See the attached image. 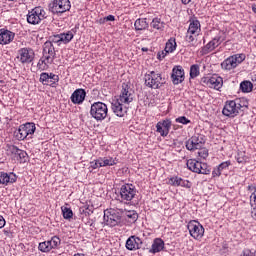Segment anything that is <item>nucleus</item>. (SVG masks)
I'll return each instance as SVG.
<instances>
[{
	"instance_id": "1",
	"label": "nucleus",
	"mask_w": 256,
	"mask_h": 256,
	"mask_svg": "<svg viewBox=\"0 0 256 256\" xmlns=\"http://www.w3.org/2000/svg\"><path fill=\"white\" fill-rule=\"evenodd\" d=\"M144 81L146 87H149L150 89H161V87L165 85V79L163 76L155 71L146 73L144 76Z\"/></svg>"
},
{
	"instance_id": "2",
	"label": "nucleus",
	"mask_w": 256,
	"mask_h": 256,
	"mask_svg": "<svg viewBox=\"0 0 256 256\" xmlns=\"http://www.w3.org/2000/svg\"><path fill=\"white\" fill-rule=\"evenodd\" d=\"M36 129L37 127H35V123L33 122H27L25 124H22L15 132L16 139H18V141H25V139H33V135L35 134Z\"/></svg>"
},
{
	"instance_id": "3",
	"label": "nucleus",
	"mask_w": 256,
	"mask_h": 256,
	"mask_svg": "<svg viewBox=\"0 0 256 256\" xmlns=\"http://www.w3.org/2000/svg\"><path fill=\"white\" fill-rule=\"evenodd\" d=\"M109 109L107 108V104L103 102H95L91 105L90 115L96 121H103L107 118V113Z\"/></svg>"
},
{
	"instance_id": "4",
	"label": "nucleus",
	"mask_w": 256,
	"mask_h": 256,
	"mask_svg": "<svg viewBox=\"0 0 256 256\" xmlns=\"http://www.w3.org/2000/svg\"><path fill=\"white\" fill-rule=\"evenodd\" d=\"M49 12L53 15H63L71 10V1L69 0H53L49 4Z\"/></svg>"
},
{
	"instance_id": "5",
	"label": "nucleus",
	"mask_w": 256,
	"mask_h": 256,
	"mask_svg": "<svg viewBox=\"0 0 256 256\" xmlns=\"http://www.w3.org/2000/svg\"><path fill=\"white\" fill-rule=\"evenodd\" d=\"M119 193L121 203H126V205H128L135 199L137 188H135V185L133 184H124L121 186Z\"/></svg>"
},
{
	"instance_id": "6",
	"label": "nucleus",
	"mask_w": 256,
	"mask_h": 256,
	"mask_svg": "<svg viewBox=\"0 0 256 256\" xmlns=\"http://www.w3.org/2000/svg\"><path fill=\"white\" fill-rule=\"evenodd\" d=\"M44 19H47V12L41 6L35 7L27 14V22L30 25H39Z\"/></svg>"
},
{
	"instance_id": "7",
	"label": "nucleus",
	"mask_w": 256,
	"mask_h": 256,
	"mask_svg": "<svg viewBox=\"0 0 256 256\" xmlns=\"http://www.w3.org/2000/svg\"><path fill=\"white\" fill-rule=\"evenodd\" d=\"M121 215L123 213L117 209H107L104 211V223L108 227H117L118 223H121Z\"/></svg>"
},
{
	"instance_id": "8",
	"label": "nucleus",
	"mask_w": 256,
	"mask_h": 256,
	"mask_svg": "<svg viewBox=\"0 0 256 256\" xmlns=\"http://www.w3.org/2000/svg\"><path fill=\"white\" fill-rule=\"evenodd\" d=\"M186 165L189 171H192L193 173H198L201 175H209V173H211V169L207 163H201L195 159H189Z\"/></svg>"
},
{
	"instance_id": "9",
	"label": "nucleus",
	"mask_w": 256,
	"mask_h": 256,
	"mask_svg": "<svg viewBox=\"0 0 256 256\" xmlns=\"http://www.w3.org/2000/svg\"><path fill=\"white\" fill-rule=\"evenodd\" d=\"M187 229L193 237V239H196L199 241V239H203V235H205V228H203V225L199 223V221L192 220L188 223Z\"/></svg>"
},
{
	"instance_id": "10",
	"label": "nucleus",
	"mask_w": 256,
	"mask_h": 256,
	"mask_svg": "<svg viewBox=\"0 0 256 256\" xmlns=\"http://www.w3.org/2000/svg\"><path fill=\"white\" fill-rule=\"evenodd\" d=\"M185 145L188 151L203 149V145H205V137L201 134H196L188 139Z\"/></svg>"
},
{
	"instance_id": "11",
	"label": "nucleus",
	"mask_w": 256,
	"mask_h": 256,
	"mask_svg": "<svg viewBox=\"0 0 256 256\" xmlns=\"http://www.w3.org/2000/svg\"><path fill=\"white\" fill-rule=\"evenodd\" d=\"M225 33H222V35H218L214 37L210 42H208L204 47L201 49L202 55H208V53H211V51H215L219 45L225 41Z\"/></svg>"
},
{
	"instance_id": "12",
	"label": "nucleus",
	"mask_w": 256,
	"mask_h": 256,
	"mask_svg": "<svg viewBox=\"0 0 256 256\" xmlns=\"http://www.w3.org/2000/svg\"><path fill=\"white\" fill-rule=\"evenodd\" d=\"M17 59L23 65H29L35 59V52L31 48H22L18 51Z\"/></svg>"
},
{
	"instance_id": "13",
	"label": "nucleus",
	"mask_w": 256,
	"mask_h": 256,
	"mask_svg": "<svg viewBox=\"0 0 256 256\" xmlns=\"http://www.w3.org/2000/svg\"><path fill=\"white\" fill-rule=\"evenodd\" d=\"M202 83H205L210 89H216L219 91L223 87V78L218 75H213L211 77L202 78Z\"/></svg>"
},
{
	"instance_id": "14",
	"label": "nucleus",
	"mask_w": 256,
	"mask_h": 256,
	"mask_svg": "<svg viewBox=\"0 0 256 256\" xmlns=\"http://www.w3.org/2000/svg\"><path fill=\"white\" fill-rule=\"evenodd\" d=\"M133 90L131 89V87L129 85H127L126 83L122 84V90H121V94L118 98V100L121 101V103H124V105H129V103H133Z\"/></svg>"
},
{
	"instance_id": "15",
	"label": "nucleus",
	"mask_w": 256,
	"mask_h": 256,
	"mask_svg": "<svg viewBox=\"0 0 256 256\" xmlns=\"http://www.w3.org/2000/svg\"><path fill=\"white\" fill-rule=\"evenodd\" d=\"M40 83L49 85L50 87H57V83H59V75L43 72L40 74Z\"/></svg>"
},
{
	"instance_id": "16",
	"label": "nucleus",
	"mask_w": 256,
	"mask_h": 256,
	"mask_svg": "<svg viewBox=\"0 0 256 256\" xmlns=\"http://www.w3.org/2000/svg\"><path fill=\"white\" fill-rule=\"evenodd\" d=\"M56 55L55 46L51 42H45L43 46V59H46L47 63L52 64L55 61Z\"/></svg>"
},
{
	"instance_id": "17",
	"label": "nucleus",
	"mask_w": 256,
	"mask_h": 256,
	"mask_svg": "<svg viewBox=\"0 0 256 256\" xmlns=\"http://www.w3.org/2000/svg\"><path fill=\"white\" fill-rule=\"evenodd\" d=\"M112 111L117 117H125L128 107L121 100L116 99L111 103Z\"/></svg>"
},
{
	"instance_id": "18",
	"label": "nucleus",
	"mask_w": 256,
	"mask_h": 256,
	"mask_svg": "<svg viewBox=\"0 0 256 256\" xmlns=\"http://www.w3.org/2000/svg\"><path fill=\"white\" fill-rule=\"evenodd\" d=\"M171 79L173 85H179L185 81V70H183L182 66H175L172 69Z\"/></svg>"
},
{
	"instance_id": "19",
	"label": "nucleus",
	"mask_w": 256,
	"mask_h": 256,
	"mask_svg": "<svg viewBox=\"0 0 256 256\" xmlns=\"http://www.w3.org/2000/svg\"><path fill=\"white\" fill-rule=\"evenodd\" d=\"M156 131L161 135V137H167L169 135V131H171V120L166 119L159 121L156 124Z\"/></svg>"
},
{
	"instance_id": "20",
	"label": "nucleus",
	"mask_w": 256,
	"mask_h": 256,
	"mask_svg": "<svg viewBox=\"0 0 256 256\" xmlns=\"http://www.w3.org/2000/svg\"><path fill=\"white\" fill-rule=\"evenodd\" d=\"M85 97H87V92L83 88L76 89L70 99L74 105H81L83 101H85Z\"/></svg>"
},
{
	"instance_id": "21",
	"label": "nucleus",
	"mask_w": 256,
	"mask_h": 256,
	"mask_svg": "<svg viewBox=\"0 0 256 256\" xmlns=\"http://www.w3.org/2000/svg\"><path fill=\"white\" fill-rule=\"evenodd\" d=\"M141 245H143V241L137 236H130L126 241L128 251H137V249H141Z\"/></svg>"
},
{
	"instance_id": "22",
	"label": "nucleus",
	"mask_w": 256,
	"mask_h": 256,
	"mask_svg": "<svg viewBox=\"0 0 256 256\" xmlns=\"http://www.w3.org/2000/svg\"><path fill=\"white\" fill-rule=\"evenodd\" d=\"M168 185H172V187H185L186 189H191V183L189 180H183L179 176L169 178Z\"/></svg>"
},
{
	"instance_id": "23",
	"label": "nucleus",
	"mask_w": 256,
	"mask_h": 256,
	"mask_svg": "<svg viewBox=\"0 0 256 256\" xmlns=\"http://www.w3.org/2000/svg\"><path fill=\"white\" fill-rule=\"evenodd\" d=\"M222 113H223V115H225V117H237V115H239L233 100L226 102V104L222 110Z\"/></svg>"
},
{
	"instance_id": "24",
	"label": "nucleus",
	"mask_w": 256,
	"mask_h": 256,
	"mask_svg": "<svg viewBox=\"0 0 256 256\" xmlns=\"http://www.w3.org/2000/svg\"><path fill=\"white\" fill-rule=\"evenodd\" d=\"M13 39H15V33L9 30L0 29V45H9Z\"/></svg>"
},
{
	"instance_id": "25",
	"label": "nucleus",
	"mask_w": 256,
	"mask_h": 256,
	"mask_svg": "<svg viewBox=\"0 0 256 256\" xmlns=\"http://www.w3.org/2000/svg\"><path fill=\"white\" fill-rule=\"evenodd\" d=\"M165 249V241L161 238H155L153 240L152 246L149 249V253H152V255H155L156 253H161Z\"/></svg>"
},
{
	"instance_id": "26",
	"label": "nucleus",
	"mask_w": 256,
	"mask_h": 256,
	"mask_svg": "<svg viewBox=\"0 0 256 256\" xmlns=\"http://www.w3.org/2000/svg\"><path fill=\"white\" fill-rule=\"evenodd\" d=\"M17 181V176L15 174H7L5 172H0V184L7 185V183H15Z\"/></svg>"
},
{
	"instance_id": "27",
	"label": "nucleus",
	"mask_w": 256,
	"mask_h": 256,
	"mask_svg": "<svg viewBox=\"0 0 256 256\" xmlns=\"http://www.w3.org/2000/svg\"><path fill=\"white\" fill-rule=\"evenodd\" d=\"M201 31V23L199 20H193L188 28V33L190 35H198V33Z\"/></svg>"
},
{
	"instance_id": "28",
	"label": "nucleus",
	"mask_w": 256,
	"mask_h": 256,
	"mask_svg": "<svg viewBox=\"0 0 256 256\" xmlns=\"http://www.w3.org/2000/svg\"><path fill=\"white\" fill-rule=\"evenodd\" d=\"M134 27L136 31H145L147 27H149V23H147V18H139L135 21Z\"/></svg>"
},
{
	"instance_id": "29",
	"label": "nucleus",
	"mask_w": 256,
	"mask_h": 256,
	"mask_svg": "<svg viewBox=\"0 0 256 256\" xmlns=\"http://www.w3.org/2000/svg\"><path fill=\"white\" fill-rule=\"evenodd\" d=\"M117 165V160L111 157L100 158V167H112Z\"/></svg>"
},
{
	"instance_id": "30",
	"label": "nucleus",
	"mask_w": 256,
	"mask_h": 256,
	"mask_svg": "<svg viewBox=\"0 0 256 256\" xmlns=\"http://www.w3.org/2000/svg\"><path fill=\"white\" fill-rule=\"evenodd\" d=\"M221 67H222V69H225L226 71H231V69H235V67H237V66H235V62L233 61V59L230 56L221 63Z\"/></svg>"
},
{
	"instance_id": "31",
	"label": "nucleus",
	"mask_w": 256,
	"mask_h": 256,
	"mask_svg": "<svg viewBox=\"0 0 256 256\" xmlns=\"http://www.w3.org/2000/svg\"><path fill=\"white\" fill-rule=\"evenodd\" d=\"M242 93H251L253 91V83L251 81H243L240 83Z\"/></svg>"
},
{
	"instance_id": "32",
	"label": "nucleus",
	"mask_w": 256,
	"mask_h": 256,
	"mask_svg": "<svg viewBox=\"0 0 256 256\" xmlns=\"http://www.w3.org/2000/svg\"><path fill=\"white\" fill-rule=\"evenodd\" d=\"M176 49H177V42H175V39L173 38L169 39L168 42L166 43L164 51H166V53H173V51H175Z\"/></svg>"
},
{
	"instance_id": "33",
	"label": "nucleus",
	"mask_w": 256,
	"mask_h": 256,
	"mask_svg": "<svg viewBox=\"0 0 256 256\" xmlns=\"http://www.w3.org/2000/svg\"><path fill=\"white\" fill-rule=\"evenodd\" d=\"M235 104L236 111L239 113V111H244V109H247V102L244 99H236L232 100Z\"/></svg>"
},
{
	"instance_id": "34",
	"label": "nucleus",
	"mask_w": 256,
	"mask_h": 256,
	"mask_svg": "<svg viewBox=\"0 0 256 256\" xmlns=\"http://www.w3.org/2000/svg\"><path fill=\"white\" fill-rule=\"evenodd\" d=\"M60 37H61L62 43L67 45V43H71V41L73 40V37H75V34H73L72 31H68L66 33H61Z\"/></svg>"
},
{
	"instance_id": "35",
	"label": "nucleus",
	"mask_w": 256,
	"mask_h": 256,
	"mask_svg": "<svg viewBox=\"0 0 256 256\" xmlns=\"http://www.w3.org/2000/svg\"><path fill=\"white\" fill-rule=\"evenodd\" d=\"M10 151L14 155H17L19 157V159H25V157H27V152H25L21 149H18L17 146H11Z\"/></svg>"
},
{
	"instance_id": "36",
	"label": "nucleus",
	"mask_w": 256,
	"mask_h": 256,
	"mask_svg": "<svg viewBox=\"0 0 256 256\" xmlns=\"http://www.w3.org/2000/svg\"><path fill=\"white\" fill-rule=\"evenodd\" d=\"M231 59H233L234 65L237 67L238 65H241V63L244 62V60L246 59L245 54H234L232 56H230Z\"/></svg>"
},
{
	"instance_id": "37",
	"label": "nucleus",
	"mask_w": 256,
	"mask_h": 256,
	"mask_svg": "<svg viewBox=\"0 0 256 256\" xmlns=\"http://www.w3.org/2000/svg\"><path fill=\"white\" fill-rule=\"evenodd\" d=\"M195 34H191V33H187L186 35V41H188V43H190L191 47H201V42H195V36H193Z\"/></svg>"
},
{
	"instance_id": "38",
	"label": "nucleus",
	"mask_w": 256,
	"mask_h": 256,
	"mask_svg": "<svg viewBox=\"0 0 256 256\" xmlns=\"http://www.w3.org/2000/svg\"><path fill=\"white\" fill-rule=\"evenodd\" d=\"M48 243L50 244V249H57L61 245V238L53 236L51 240H48Z\"/></svg>"
},
{
	"instance_id": "39",
	"label": "nucleus",
	"mask_w": 256,
	"mask_h": 256,
	"mask_svg": "<svg viewBox=\"0 0 256 256\" xmlns=\"http://www.w3.org/2000/svg\"><path fill=\"white\" fill-rule=\"evenodd\" d=\"M151 27H153V29H163V27H165V23L161 22L160 18H154L151 22Z\"/></svg>"
},
{
	"instance_id": "40",
	"label": "nucleus",
	"mask_w": 256,
	"mask_h": 256,
	"mask_svg": "<svg viewBox=\"0 0 256 256\" xmlns=\"http://www.w3.org/2000/svg\"><path fill=\"white\" fill-rule=\"evenodd\" d=\"M38 249L42 253H49V251H51V246L49 244V241H44L39 243Z\"/></svg>"
},
{
	"instance_id": "41",
	"label": "nucleus",
	"mask_w": 256,
	"mask_h": 256,
	"mask_svg": "<svg viewBox=\"0 0 256 256\" xmlns=\"http://www.w3.org/2000/svg\"><path fill=\"white\" fill-rule=\"evenodd\" d=\"M61 210L64 219H73V210L71 208L62 207Z\"/></svg>"
},
{
	"instance_id": "42",
	"label": "nucleus",
	"mask_w": 256,
	"mask_h": 256,
	"mask_svg": "<svg viewBox=\"0 0 256 256\" xmlns=\"http://www.w3.org/2000/svg\"><path fill=\"white\" fill-rule=\"evenodd\" d=\"M199 65L194 64L190 67V78L195 79V77H199Z\"/></svg>"
},
{
	"instance_id": "43",
	"label": "nucleus",
	"mask_w": 256,
	"mask_h": 256,
	"mask_svg": "<svg viewBox=\"0 0 256 256\" xmlns=\"http://www.w3.org/2000/svg\"><path fill=\"white\" fill-rule=\"evenodd\" d=\"M126 217L128 219H130V221H132V223H135V221H137V219L139 218V215L135 211H128L126 213Z\"/></svg>"
},
{
	"instance_id": "44",
	"label": "nucleus",
	"mask_w": 256,
	"mask_h": 256,
	"mask_svg": "<svg viewBox=\"0 0 256 256\" xmlns=\"http://www.w3.org/2000/svg\"><path fill=\"white\" fill-rule=\"evenodd\" d=\"M46 43H51L52 45L53 43H62L61 34L50 36L49 41H46Z\"/></svg>"
},
{
	"instance_id": "45",
	"label": "nucleus",
	"mask_w": 256,
	"mask_h": 256,
	"mask_svg": "<svg viewBox=\"0 0 256 256\" xmlns=\"http://www.w3.org/2000/svg\"><path fill=\"white\" fill-rule=\"evenodd\" d=\"M198 156L201 157V159H207L209 157V150H207V148L199 149Z\"/></svg>"
},
{
	"instance_id": "46",
	"label": "nucleus",
	"mask_w": 256,
	"mask_h": 256,
	"mask_svg": "<svg viewBox=\"0 0 256 256\" xmlns=\"http://www.w3.org/2000/svg\"><path fill=\"white\" fill-rule=\"evenodd\" d=\"M248 159L249 158L247 156H245V153H238L236 161H237V163L244 164V163H247Z\"/></svg>"
},
{
	"instance_id": "47",
	"label": "nucleus",
	"mask_w": 256,
	"mask_h": 256,
	"mask_svg": "<svg viewBox=\"0 0 256 256\" xmlns=\"http://www.w3.org/2000/svg\"><path fill=\"white\" fill-rule=\"evenodd\" d=\"M47 65H50L49 62L42 56L37 64L38 69H45Z\"/></svg>"
},
{
	"instance_id": "48",
	"label": "nucleus",
	"mask_w": 256,
	"mask_h": 256,
	"mask_svg": "<svg viewBox=\"0 0 256 256\" xmlns=\"http://www.w3.org/2000/svg\"><path fill=\"white\" fill-rule=\"evenodd\" d=\"M175 121H176V123H181L182 125H189V123H191V120H189L185 116H180V117L176 118Z\"/></svg>"
},
{
	"instance_id": "49",
	"label": "nucleus",
	"mask_w": 256,
	"mask_h": 256,
	"mask_svg": "<svg viewBox=\"0 0 256 256\" xmlns=\"http://www.w3.org/2000/svg\"><path fill=\"white\" fill-rule=\"evenodd\" d=\"M230 165H231V161L228 160L219 164L218 168L222 172V171H225L226 169H229Z\"/></svg>"
},
{
	"instance_id": "50",
	"label": "nucleus",
	"mask_w": 256,
	"mask_h": 256,
	"mask_svg": "<svg viewBox=\"0 0 256 256\" xmlns=\"http://www.w3.org/2000/svg\"><path fill=\"white\" fill-rule=\"evenodd\" d=\"M99 167H102L100 158L90 162V169H99Z\"/></svg>"
},
{
	"instance_id": "51",
	"label": "nucleus",
	"mask_w": 256,
	"mask_h": 256,
	"mask_svg": "<svg viewBox=\"0 0 256 256\" xmlns=\"http://www.w3.org/2000/svg\"><path fill=\"white\" fill-rule=\"evenodd\" d=\"M167 51H161V52H158V54H157V59H159V61H161V60H163V59H165V57L167 56Z\"/></svg>"
},
{
	"instance_id": "52",
	"label": "nucleus",
	"mask_w": 256,
	"mask_h": 256,
	"mask_svg": "<svg viewBox=\"0 0 256 256\" xmlns=\"http://www.w3.org/2000/svg\"><path fill=\"white\" fill-rule=\"evenodd\" d=\"M221 170L219 169V167L215 168L212 172V177H221Z\"/></svg>"
},
{
	"instance_id": "53",
	"label": "nucleus",
	"mask_w": 256,
	"mask_h": 256,
	"mask_svg": "<svg viewBox=\"0 0 256 256\" xmlns=\"http://www.w3.org/2000/svg\"><path fill=\"white\" fill-rule=\"evenodd\" d=\"M115 20V16L113 15H108L106 17L103 18L102 23H106L107 21H114Z\"/></svg>"
},
{
	"instance_id": "54",
	"label": "nucleus",
	"mask_w": 256,
	"mask_h": 256,
	"mask_svg": "<svg viewBox=\"0 0 256 256\" xmlns=\"http://www.w3.org/2000/svg\"><path fill=\"white\" fill-rule=\"evenodd\" d=\"M5 223V218L0 215V229H3V227H5Z\"/></svg>"
},
{
	"instance_id": "55",
	"label": "nucleus",
	"mask_w": 256,
	"mask_h": 256,
	"mask_svg": "<svg viewBox=\"0 0 256 256\" xmlns=\"http://www.w3.org/2000/svg\"><path fill=\"white\" fill-rule=\"evenodd\" d=\"M242 256H253V252L251 250H244Z\"/></svg>"
},
{
	"instance_id": "56",
	"label": "nucleus",
	"mask_w": 256,
	"mask_h": 256,
	"mask_svg": "<svg viewBox=\"0 0 256 256\" xmlns=\"http://www.w3.org/2000/svg\"><path fill=\"white\" fill-rule=\"evenodd\" d=\"M252 218L256 220V207L251 212Z\"/></svg>"
},
{
	"instance_id": "57",
	"label": "nucleus",
	"mask_w": 256,
	"mask_h": 256,
	"mask_svg": "<svg viewBox=\"0 0 256 256\" xmlns=\"http://www.w3.org/2000/svg\"><path fill=\"white\" fill-rule=\"evenodd\" d=\"M181 2L183 3V5H189V3H191V0H181Z\"/></svg>"
},
{
	"instance_id": "58",
	"label": "nucleus",
	"mask_w": 256,
	"mask_h": 256,
	"mask_svg": "<svg viewBox=\"0 0 256 256\" xmlns=\"http://www.w3.org/2000/svg\"><path fill=\"white\" fill-rule=\"evenodd\" d=\"M142 51L147 52L149 51V48H142Z\"/></svg>"
},
{
	"instance_id": "59",
	"label": "nucleus",
	"mask_w": 256,
	"mask_h": 256,
	"mask_svg": "<svg viewBox=\"0 0 256 256\" xmlns=\"http://www.w3.org/2000/svg\"><path fill=\"white\" fill-rule=\"evenodd\" d=\"M252 11L256 13V5L252 7Z\"/></svg>"
},
{
	"instance_id": "60",
	"label": "nucleus",
	"mask_w": 256,
	"mask_h": 256,
	"mask_svg": "<svg viewBox=\"0 0 256 256\" xmlns=\"http://www.w3.org/2000/svg\"><path fill=\"white\" fill-rule=\"evenodd\" d=\"M254 33H256V26L254 27Z\"/></svg>"
},
{
	"instance_id": "61",
	"label": "nucleus",
	"mask_w": 256,
	"mask_h": 256,
	"mask_svg": "<svg viewBox=\"0 0 256 256\" xmlns=\"http://www.w3.org/2000/svg\"><path fill=\"white\" fill-rule=\"evenodd\" d=\"M254 256H256V250H255V252H254Z\"/></svg>"
},
{
	"instance_id": "62",
	"label": "nucleus",
	"mask_w": 256,
	"mask_h": 256,
	"mask_svg": "<svg viewBox=\"0 0 256 256\" xmlns=\"http://www.w3.org/2000/svg\"><path fill=\"white\" fill-rule=\"evenodd\" d=\"M4 233H9V232H7V231L4 230Z\"/></svg>"
}]
</instances>
